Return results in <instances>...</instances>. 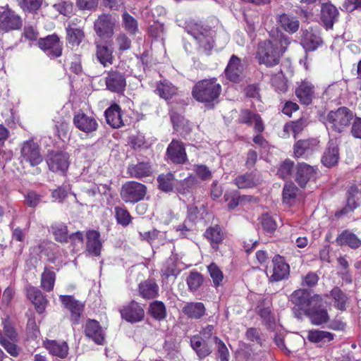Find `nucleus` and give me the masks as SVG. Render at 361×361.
I'll return each instance as SVG.
<instances>
[{
	"label": "nucleus",
	"instance_id": "nucleus-20",
	"mask_svg": "<svg viewBox=\"0 0 361 361\" xmlns=\"http://www.w3.org/2000/svg\"><path fill=\"white\" fill-rule=\"evenodd\" d=\"M169 159L174 164H183L187 161V154L183 144L173 140L166 149Z\"/></svg>",
	"mask_w": 361,
	"mask_h": 361
},
{
	"label": "nucleus",
	"instance_id": "nucleus-7",
	"mask_svg": "<svg viewBox=\"0 0 361 361\" xmlns=\"http://www.w3.org/2000/svg\"><path fill=\"white\" fill-rule=\"evenodd\" d=\"M69 154L63 151H51L46 157V162L50 171L64 174L69 166Z\"/></svg>",
	"mask_w": 361,
	"mask_h": 361
},
{
	"label": "nucleus",
	"instance_id": "nucleus-39",
	"mask_svg": "<svg viewBox=\"0 0 361 361\" xmlns=\"http://www.w3.org/2000/svg\"><path fill=\"white\" fill-rule=\"evenodd\" d=\"M183 312L189 318L198 319L205 314L206 309L202 302H188L182 309Z\"/></svg>",
	"mask_w": 361,
	"mask_h": 361
},
{
	"label": "nucleus",
	"instance_id": "nucleus-8",
	"mask_svg": "<svg viewBox=\"0 0 361 361\" xmlns=\"http://www.w3.org/2000/svg\"><path fill=\"white\" fill-rule=\"evenodd\" d=\"M116 19L110 14L103 13L94 22V30L101 39H110L114 33Z\"/></svg>",
	"mask_w": 361,
	"mask_h": 361
},
{
	"label": "nucleus",
	"instance_id": "nucleus-51",
	"mask_svg": "<svg viewBox=\"0 0 361 361\" xmlns=\"http://www.w3.org/2000/svg\"><path fill=\"white\" fill-rule=\"evenodd\" d=\"M114 215L117 223L123 226H128L132 221L130 213L125 207H115Z\"/></svg>",
	"mask_w": 361,
	"mask_h": 361
},
{
	"label": "nucleus",
	"instance_id": "nucleus-22",
	"mask_svg": "<svg viewBox=\"0 0 361 361\" xmlns=\"http://www.w3.org/2000/svg\"><path fill=\"white\" fill-rule=\"evenodd\" d=\"M319 142L317 139L300 140L294 145V154L296 157H307L319 148Z\"/></svg>",
	"mask_w": 361,
	"mask_h": 361
},
{
	"label": "nucleus",
	"instance_id": "nucleus-6",
	"mask_svg": "<svg viewBox=\"0 0 361 361\" xmlns=\"http://www.w3.org/2000/svg\"><path fill=\"white\" fill-rule=\"evenodd\" d=\"M147 194V187L137 181H128L121 189L120 195L126 203L135 204L144 200Z\"/></svg>",
	"mask_w": 361,
	"mask_h": 361
},
{
	"label": "nucleus",
	"instance_id": "nucleus-49",
	"mask_svg": "<svg viewBox=\"0 0 361 361\" xmlns=\"http://www.w3.org/2000/svg\"><path fill=\"white\" fill-rule=\"evenodd\" d=\"M149 314L157 320H163L166 316L165 305L161 301H154L149 305Z\"/></svg>",
	"mask_w": 361,
	"mask_h": 361
},
{
	"label": "nucleus",
	"instance_id": "nucleus-64",
	"mask_svg": "<svg viewBox=\"0 0 361 361\" xmlns=\"http://www.w3.org/2000/svg\"><path fill=\"white\" fill-rule=\"evenodd\" d=\"M116 43L118 46V49L121 51L128 50L131 47V40L124 33H120L116 37Z\"/></svg>",
	"mask_w": 361,
	"mask_h": 361
},
{
	"label": "nucleus",
	"instance_id": "nucleus-36",
	"mask_svg": "<svg viewBox=\"0 0 361 361\" xmlns=\"http://www.w3.org/2000/svg\"><path fill=\"white\" fill-rule=\"evenodd\" d=\"M190 345L195 351L200 359H203L208 356L211 353V348L207 343L199 335H195L190 338Z\"/></svg>",
	"mask_w": 361,
	"mask_h": 361
},
{
	"label": "nucleus",
	"instance_id": "nucleus-44",
	"mask_svg": "<svg viewBox=\"0 0 361 361\" xmlns=\"http://www.w3.org/2000/svg\"><path fill=\"white\" fill-rule=\"evenodd\" d=\"M279 23L286 31L291 33L295 32L299 27L298 20L295 17L285 13L279 17Z\"/></svg>",
	"mask_w": 361,
	"mask_h": 361
},
{
	"label": "nucleus",
	"instance_id": "nucleus-17",
	"mask_svg": "<svg viewBox=\"0 0 361 361\" xmlns=\"http://www.w3.org/2000/svg\"><path fill=\"white\" fill-rule=\"evenodd\" d=\"M121 317L127 322L135 323L143 319L145 312L142 307L135 301H131L120 310Z\"/></svg>",
	"mask_w": 361,
	"mask_h": 361
},
{
	"label": "nucleus",
	"instance_id": "nucleus-30",
	"mask_svg": "<svg viewBox=\"0 0 361 361\" xmlns=\"http://www.w3.org/2000/svg\"><path fill=\"white\" fill-rule=\"evenodd\" d=\"M339 159L338 147L336 142L330 141L328 147L322 158V162L327 167H332L338 163Z\"/></svg>",
	"mask_w": 361,
	"mask_h": 361
},
{
	"label": "nucleus",
	"instance_id": "nucleus-34",
	"mask_svg": "<svg viewBox=\"0 0 361 361\" xmlns=\"http://www.w3.org/2000/svg\"><path fill=\"white\" fill-rule=\"evenodd\" d=\"M259 182V178L253 172L239 175L234 180L235 185L240 189L254 188Z\"/></svg>",
	"mask_w": 361,
	"mask_h": 361
},
{
	"label": "nucleus",
	"instance_id": "nucleus-32",
	"mask_svg": "<svg viewBox=\"0 0 361 361\" xmlns=\"http://www.w3.org/2000/svg\"><path fill=\"white\" fill-rule=\"evenodd\" d=\"M177 88L169 80H161L156 84L154 92L161 98L169 100L176 94Z\"/></svg>",
	"mask_w": 361,
	"mask_h": 361
},
{
	"label": "nucleus",
	"instance_id": "nucleus-40",
	"mask_svg": "<svg viewBox=\"0 0 361 361\" xmlns=\"http://www.w3.org/2000/svg\"><path fill=\"white\" fill-rule=\"evenodd\" d=\"M326 296L331 298L333 305L337 310L341 311L345 310L348 297L340 288L334 287Z\"/></svg>",
	"mask_w": 361,
	"mask_h": 361
},
{
	"label": "nucleus",
	"instance_id": "nucleus-4",
	"mask_svg": "<svg viewBox=\"0 0 361 361\" xmlns=\"http://www.w3.org/2000/svg\"><path fill=\"white\" fill-rule=\"evenodd\" d=\"M281 56L279 48L272 41L265 40L259 44L256 58L260 64L276 66L279 63Z\"/></svg>",
	"mask_w": 361,
	"mask_h": 361
},
{
	"label": "nucleus",
	"instance_id": "nucleus-31",
	"mask_svg": "<svg viewBox=\"0 0 361 361\" xmlns=\"http://www.w3.org/2000/svg\"><path fill=\"white\" fill-rule=\"evenodd\" d=\"M311 322L314 325H320L328 321L329 315L325 309L312 305L305 312Z\"/></svg>",
	"mask_w": 361,
	"mask_h": 361
},
{
	"label": "nucleus",
	"instance_id": "nucleus-37",
	"mask_svg": "<svg viewBox=\"0 0 361 361\" xmlns=\"http://www.w3.org/2000/svg\"><path fill=\"white\" fill-rule=\"evenodd\" d=\"M347 195L346 207L340 212L341 214L353 211L356 207H357L361 200V192L355 185L349 188Z\"/></svg>",
	"mask_w": 361,
	"mask_h": 361
},
{
	"label": "nucleus",
	"instance_id": "nucleus-38",
	"mask_svg": "<svg viewBox=\"0 0 361 361\" xmlns=\"http://www.w3.org/2000/svg\"><path fill=\"white\" fill-rule=\"evenodd\" d=\"M54 240L61 243H67L69 242V233L67 226L62 222L53 223L49 228Z\"/></svg>",
	"mask_w": 361,
	"mask_h": 361
},
{
	"label": "nucleus",
	"instance_id": "nucleus-13",
	"mask_svg": "<svg viewBox=\"0 0 361 361\" xmlns=\"http://www.w3.org/2000/svg\"><path fill=\"white\" fill-rule=\"evenodd\" d=\"M295 94L302 104L308 106L314 98L315 88L310 81L303 80L296 82Z\"/></svg>",
	"mask_w": 361,
	"mask_h": 361
},
{
	"label": "nucleus",
	"instance_id": "nucleus-35",
	"mask_svg": "<svg viewBox=\"0 0 361 361\" xmlns=\"http://www.w3.org/2000/svg\"><path fill=\"white\" fill-rule=\"evenodd\" d=\"M322 42L321 37L312 30L303 31L301 44L307 51L315 50Z\"/></svg>",
	"mask_w": 361,
	"mask_h": 361
},
{
	"label": "nucleus",
	"instance_id": "nucleus-11",
	"mask_svg": "<svg viewBox=\"0 0 361 361\" xmlns=\"http://www.w3.org/2000/svg\"><path fill=\"white\" fill-rule=\"evenodd\" d=\"M105 85L109 91L118 94L122 93L126 86L125 75L117 69H111L106 73Z\"/></svg>",
	"mask_w": 361,
	"mask_h": 361
},
{
	"label": "nucleus",
	"instance_id": "nucleus-15",
	"mask_svg": "<svg viewBox=\"0 0 361 361\" xmlns=\"http://www.w3.org/2000/svg\"><path fill=\"white\" fill-rule=\"evenodd\" d=\"M199 182L193 176H189L183 180L176 183L175 187L177 192L188 201L193 202L195 199L194 192L198 187Z\"/></svg>",
	"mask_w": 361,
	"mask_h": 361
},
{
	"label": "nucleus",
	"instance_id": "nucleus-26",
	"mask_svg": "<svg viewBox=\"0 0 361 361\" xmlns=\"http://www.w3.org/2000/svg\"><path fill=\"white\" fill-rule=\"evenodd\" d=\"M314 169L305 164L300 163L296 168L295 180L302 188L305 187L307 183L312 179L314 178Z\"/></svg>",
	"mask_w": 361,
	"mask_h": 361
},
{
	"label": "nucleus",
	"instance_id": "nucleus-12",
	"mask_svg": "<svg viewBox=\"0 0 361 361\" xmlns=\"http://www.w3.org/2000/svg\"><path fill=\"white\" fill-rule=\"evenodd\" d=\"M318 300V295L312 297L310 290L302 288L295 290L290 297V302L304 312Z\"/></svg>",
	"mask_w": 361,
	"mask_h": 361
},
{
	"label": "nucleus",
	"instance_id": "nucleus-9",
	"mask_svg": "<svg viewBox=\"0 0 361 361\" xmlns=\"http://www.w3.org/2000/svg\"><path fill=\"white\" fill-rule=\"evenodd\" d=\"M20 153L23 161L29 163L32 166L42 161L39 146L32 139L23 142Z\"/></svg>",
	"mask_w": 361,
	"mask_h": 361
},
{
	"label": "nucleus",
	"instance_id": "nucleus-16",
	"mask_svg": "<svg viewBox=\"0 0 361 361\" xmlns=\"http://www.w3.org/2000/svg\"><path fill=\"white\" fill-rule=\"evenodd\" d=\"M96 47L95 57L97 60L104 66L108 67L113 64L114 57L113 56V49L108 43L102 42L100 40H95Z\"/></svg>",
	"mask_w": 361,
	"mask_h": 361
},
{
	"label": "nucleus",
	"instance_id": "nucleus-47",
	"mask_svg": "<svg viewBox=\"0 0 361 361\" xmlns=\"http://www.w3.org/2000/svg\"><path fill=\"white\" fill-rule=\"evenodd\" d=\"M66 39L72 46H78L84 38L83 31L77 27L68 26L66 27Z\"/></svg>",
	"mask_w": 361,
	"mask_h": 361
},
{
	"label": "nucleus",
	"instance_id": "nucleus-25",
	"mask_svg": "<svg viewBox=\"0 0 361 361\" xmlns=\"http://www.w3.org/2000/svg\"><path fill=\"white\" fill-rule=\"evenodd\" d=\"M338 11L331 3L323 4L321 7V20L326 28L331 29L334 23L337 20Z\"/></svg>",
	"mask_w": 361,
	"mask_h": 361
},
{
	"label": "nucleus",
	"instance_id": "nucleus-62",
	"mask_svg": "<svg viewBox=\"0 0 361 361\" xmlns=\"http://www.w3.org/2000/svg\"><path fill=\"white\" fill-rule=\"evenodd\" d=\"M257 313L263 320L265 325L271 326L274 324V318L269 307H264L262 305L257 307Z\"/></svg>",
	"mask_w": 361,
	"mask_h": 361
},
{
	"label": "nucleus",
	"instance_id": "nucleus-23",
	"mask_svg": "<svg viewBox=\"0 0 361 361\" xmlns=\"http://www.w3.org/2000/svg\"><path fill=\"white\" fill-rule=\"evenodd\" d=\"M43 346L53 356L63 359L68 354V345L65 341L46 339L43 341Z\"/></svg>",
	"mask_w": 361,
	"mask_h": 361
},
{
	"label": "nucleus",
	"instance_id": "nucleus-41",
	"mask_svg": "<svg viewBox=\"0 0 361 361\" xmlns=\"http://www.w3.org/2000/svg\"><path fill=\"white\" fill-rule=\"evenodd\" d=\"M140 295L145 299H152L158 296L159 286L153 280H146L139 284Z\"/></svg>",
	"mask_w": 361,
	"mask_h": 361
},
{
	"label": "nucleus",
	"instance_id": "nucleus-2",
	"mask_svg": "<svg viewBox=\"0 0 361 361\" xmlns=\"http://www.w3.org/2000/svg\"><path fill=\"white\" fill-rule=\"evenodd\" d=\"M185 31L192 36L199 44L200 49L209 54L214 45V31L207 25H202L195 20L185 23Z\"/></svg>",
	"mask_w": 361,
	"mask_h": 361
},
{
	"label": "nucleus",
	"instance_id": "nucleus-60",
	"mask_svg": "<svg viewBox=\"0 0 361 361\" xmlns=\"http://www.w3.org/2000/svg\"><path fill=\"white\" fill-rule=\"evenodd\" d=\"M293 161L290 159H286L279 166L277 171V175L283 179L290 178L293 171Z\"/></svg>",
	"mask_w": 361,
	"mask_h": 361
},
{
	"label": "nucleus",
	"instance_id": "nucleus-52",
	"mask_svg": "<svg viewBox=\"0 0 361 361\" xmlns=\"http://www.w3.org/2000/svg\"><path fill=\"white\" fill-rule=\"evenodd\" d=\"M204 235L211 243L216 244L221 243L224 239V233L218 225L208 228Z\"/></svg>",
	"mask_w": 361,
	"mask_h": 361
},
{
	"label": "nucleus",
	"instance_id": "nucleus-56",
	"mask_svg": "<svg viewBox=\"0 0 361 361\" xmlns=\"http://www.w3.org/2000/svg\"><path fill=\"white\" fill-rule=\"evenodd\" d=\"M271 85L279 93H284L288 90L286 80L282 73L276 74L271 77Z\"/></svg>",
	"mask_w": 361,
	"mask_h": 361
},
{
	"label": "nucleus",
	"instance_id": "nucleus-61",
	"mask_svg": "<svg viewBox=\"0 0 361 361\" xmlns=\"http://www.w3.org/2000/svg\"><path fill=\"white\" fill-rule=\"evenodd\" d=\"M203 282L202 274L197 272H192L187 279V283L191 291H196Z\"/></svg>",
	"mask_w": 361,
	"mask_h": 361
},
{
	"label": "nucleus",
	"instance_id": "nucleus-53",
	"mask_svg": "<svg viewBox=\"0 0 361 361\" xmlns=\"http://www.w3.org/2000/svg\"><path fill=\"white\" fill-rule=\"evenodd\" d=\"M307 338L310 341L313 343H319L322 341H330L333 340L334 335L325 331L313 330L309 331Z\"/></svg>",
	"mask_w": 361,
	"mask_h": 361
},
{
	"label": "nucleus",
	"instance_id": "nucleus-27",
	"mask_svg": "<svg viewBox=\"0 0 361 361\" xmlns=\"http://www.w3.org/2000/svg\"><path fill=\"white\" fill-rule=\"evenodd\" d=\"M86 237V250L87 252L94 256H99L102 247L99 233L94 230H90L87 232Z\"/></svg>",
	"mask_w": 361,
	"mask_h": 361
},
{
	"label": "nucleus",
	"instance_id": "nucleus-48",
	"mask_svg": "<svg viewBox=\"0 0 361 361\" xmlns=\"http://www.w3.org/2000/svg\"><path fill=\"white\" fill-rule=\"evenodd\" d=\"M55 279V272L45 268L41 276V287L45 291H51L54 288Z\"/></svg>",
	"mask_w": 361,
	"mask_h": 361
},
{
	"label": "nucleus",
	"instance_id": "nucleus-14",
	"mask_svg": "<svg viewBox=\"0 0 361 361\" xmlns=\"http://www.w3.org/2000/svg\"><path fill=\"white\" fill-rule=\"evenodd\" d=\"M272 274L269 276V281L277 282L287 279L290 274V267L281 255H275L272 259Z\"/></svg>",
	"mask_w": 361,
	"mask_h": 361
},
{
	"label": "nucleus",
	"instance_id": "nucleus-24",
	"mask_svg": "<svg viewBox=\"0 0 361 361\" xmlns=\"http://www.w3.org/2000/svg\"><path fill=\"white\" fill-rule=\"evenodd\" d=\"M85 334L95 343L102 345L104 341V333L99 323L94 319H88L85 326Z\"/></svg>",
	"mask_w": 361,
	"mask_h": 361
},
{
	"label": "nucleus",
	"instance_id": "nucleus-57",
	"mask_svg": "<svg viewBox=\"0 0 361 361\" xmlns=\"http://www.w3.org/2000/svg\"><path fill=\"white\" fill-rule=\"evenodd\" d=\"M207 270L209 276L212 279L214 286L215 287H219L224 279V274L222 271L215 263H211L207 267Z\"/></svg>",
	"mask_w": 361,
	"mask_h": 361
},
{
	"label": "nucleus",
	"instance_id": "nucleus-3",
	"mask_svg": "<svg viewBox=\"0 0 361 361\" xmlns=\"http://www.w3.org/2000/svg\"><path fill=\"white\" fill-rule=\"evenodd\" d=\"M354 118V114L351 110L347 107H339L335 111H331L328 113L324 122L328 129L341 133L351 123Z\"/></svg>",
	"mask_w": 361,
	"mask_h": 361
},
{
	"label": "nucleus",
	"instance_id": "nucleus-59",
	"mask_svg": "<svg viewBox=\"0 0 361 361\" xmlns=\"http://www.w3.org/2000/svg\"><path fill=\"white\" fill-rule=\"evenodd\" d=\"M298 189L292 182H287L283 190V199L286 203H290L296 197Z\"/></svg>",
	"mask_w": 361,
	"mask_h": 361
},
{
	"label": "nucleus",
	"instance_id": "nucleus-50",
	"mask_svg": "<svg viewBox=\"0 0 361 361\" xmlns=\"http://www.w3.org/2000/svg\"><path fill=\"white\" fill-rule=\"evenodd\" d=\"M122 25L130 35H135L138 31L137 20L126 11L122 15Z\"/></svg>",
	"mask_w": 361,
	"mask_h": 361
},
{
	"label": "nucleus",
	"instance_id": "nucleus-18",
	"mask_svg": "<svg viewBox=\"0 0 361 361\" xmlns=\"http://www.w3.org/2000/svg\"><path fill=\"white\" fill-rule=\"evenodd\" d=\"M243 66L241 60L237 56L233 54L225 69V75L228 80L233 82H239L242 80Z\"/></svg>",
	"mask_w": 361,
	"mask_h": 361
},
{
	"label": "nucleus",
	"instance_id": "nucleus-45",
	"mask_svg": "<svg viewBox=\"0 0 361 361\" xmlns=\"http://www.w3.org/2000/svg\"><path fill=\"white\" fill-rule=\"evenodd\" d=\"M176 261L177 258L176 256H171L164 264L161 271L162 275L166 279L170 276H176L179 274L180 271L177 268Z\"/></svg>",
	"mask_w": 361,
	"mask_h": 361
},
{
	"label": "nucleus",
	"instance_id": "nucleus-21",
	"mask_svg": "<svg viewBox=\"0 0 361 361\" xmlns=\"http://www.w3.org/2000/svg\"><path fill=\"white\" fill-rule=\"evenodd\" d=\"M61 302L71 313V321L74 324H79L83 305L71 295H60Z\"/></svg>",
	"mask_w": 361,
	"mask_h": 361
},
{
	"label": "nucleus",
	"instance_id": "nucleus-42",
	"mask_svg": "<svg viewBox=\"0 0 361 361\" xmlns=\"http://www.w3.org/2000/svg\"><path fill=\"white\" fill-rule=\"evenodd\" d=\"M160 353L163 357L173 361L179 360L180 355L178 344L171 340L165 341Z\"/></svg>",
	"mask_w": 361,
	"mask_h": 361
},
{
	"label": "nucleus",
	"instance_id": "nucleus-10",
	"mask_svg": "<svg viewBox=\"0 0 361 361\" xmlns=\"http://www.w3.org/2000/svg\"><path fill=\"white\" fill-rule=\"evenodd\" d=\"M38 44L39 47L51 59L58 58L62 54L63 44L55 34L41 38Z\"/></svg>",
	"mask_w": 361,
	"mask_h": 361
},
{
	"label": "nucleus",
	"instance_id": "nucleus-19",
	"mask_svg": "<svg viewBox=\"0 0 361 361\" xmlns=\"http://www.w3.org/2000/svg\"><path fill=\"white\" fill-rule=\"evenodd\" d=\"M73 123L78 129L87 134L95 132L99 126L94 117L83 112L74 116Z\"/></svg>",
	"mask_w": 361,
	"mask_h": 361
},
{
	"label": "nucleus",
	"instance_id": "nucleus-46",
	"mask_svg": "<svg viewBox=\"0 0 361 361\" xmlns=\"http://www.w3.org/2000/svg\"><path fill=\"white\" fill-rule=\"evenodd\" d=\"M175 177L173 173L169 172L166 174H160L157 177L158 187L161 190L169 192H171L173 189V181Z\"/></svg>",
	"mask_w": 361,
	"mask_h": 361
},
{
	"label": "nucleus",
	"instance_id": "nucleus-28",
	"mask_svg": "<svg viewBox=\"0 0 361 361\" xmlns=\"http://www.w3.org/2000/svg\"><path fill=\"white\" fill-rule=\"evenodd\" d=\"M106 121L107 123L114 128H121L124 125L121 109L117 104L111 105L104 112Z\"/></svg>",
	"mask_w": 361,
	"mask_h": 361
},
{
	"label": "nucleus",
	"instance_id": "nucleus-29",
	"mask_svg": "<svg viewBox=\"0 0 361 361\" xmlns=\"http://www.w3.org/2000/svg\"><path fill=\"white\" fill-rule=\"evenodd\" d=\"M27 296L35 305L37 312L42 314L45 310L47 300L41 290L34 286H28L27 288Z\"/></svg>",
	"mask_w": 361,
	"mask_h": 361
},
{
	"label": "nucleus",
	"instance_id": "nucleus-54",
	"mask_svg": "<svg viewBox=\"0 0 361 361\" xmlns=\"http://www.w3.org/2000/svg\"><path fill=\"white\" fill-rule=\"evenodd\" d=\"M53 8L64 16H70L73 13V4L71 0H58Z\"/></svg>",
	"mask_w": 361,
	"mask_h": 361
},
{
	"label": "nucleus",
	"instance_id": "nucleus-55",
	"mask_svg": "<svg viewBox=\"0 0 361 361\" xmlns=\"http://www.w3.org/2000/svg\"><path fill=\"white\" fill-rule=\"evenodd\" d=\"M224 199L226 201H228V207L230 209H233L235 208L240 202L242 201H250L251 199L250 196H239L237 192H231V193H225Z\"/></svg>",
	"mask_w": 361,
	"mask_h": 361
},
{
	"label": "nucleus",
	"instance_id": "nucleus-63",
	"mask_svg": "<svg viewBox=\"0 0 361 361\" xmlns=\"http://www.w3.org/2000/svg\"><path fill=\"white\" fill-rule=\"evenodd\" d=\"M304 128L303 122L302 121H293L286 123L283 127L284 132L287 133H292L295 138L300 133Z\"/></svg>",
	"mask_w": 361,
	"mask_h": 361
},
{
	"label": "nucleus",
	"instance_id": "nucleus-58",
	"mask_svg": "<svg viewBox=\"0 0 361 361\" xmlns=\"http://www.w3.org/2000/svg\"><path fill=\"white\" fill-rule=\"evenodd\" d=\"M216 354L221 361H229L230 354L226 344L217 336L214 337Z\"/></svg>",
	"mask_w": 361,
	"mask_h": 361
},
{
	"label": "nucleus",
	"instance_id": "nucleus-1",
	"mask_svg": "<svg viewBox=\"0 0 361 361\" xmlns=\"http://www.w3.org/2000/svg\"><path fill=\"white\" fill-rule=\"evenodd\" d=\"M221 92V86L215 78L198 81L192 90L193 98L206 107L213 109Z\"/></svg>",
	"mask_w": 361,
	"mask_h": 361
},
{
	"label": "nucleus",
	"instance_id": "nucleus-33",
	"mask_svg": "<svg viewBox=\"0 0 361 361\" xmlns=\"http://www.w3.org/2000/svg\"><path fill=\"white\" fill-rule=\"evenodd\" d=\"M127 172L130 177L140 179L149 176L152 173V168L148 162L142 161L130 165Z\"/></svg>",
	"mask_w": 361,
	"mask_h": 361
},
{
	"label": "nucleus",
	"instance_id": "nucleus-5",
	"mask_svg": "<svg viewBox=\"0 0 361 361\" xmlns=\"http://www.w3.org/2000/svg\"><path fill=\"white\" fill-rule=\"evenodd\" d=\"M23 18L8 4L0 6V31L8 33L23 27Z\"/></svg>",
	"mask_w": 361,
	"mask_h": 361
},
{
	"label": "nucleus",
	"instance_id": "nucleus-43",
	"mask_svg": "<svg viewBox=\"0 0 361 361\" xmlns=\"http://www.w3.org/2000/svg\"><path fill=\"white\" fill-rule=\"evenodd\" d=\"M336 243L339 245H348L353 249H356L361 245V240L357 236L348 231L342 232L336 238Z\"/></svg>",
	"mask_w": 361,
	"mask_h": 361
}]
</instances>
